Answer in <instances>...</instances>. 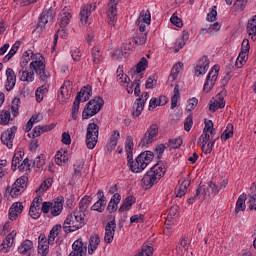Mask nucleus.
Here are the masks:
<instances>
[{"label": "nucleus", "instance_id": "1", "mask_svg": "<svg viewBox=\"0 0 256 256\" xmlns=\"http://www.w3.org/2000/svg\"><path fill=\"white\" fill-rule=\"evenodd\" d=\"M33 61L30 63L29 67L35 71L40 83L42 85L36 89L38 93L45 95L49 93V79H51V73L47 70L45 64V57L41 54H32Z\"/></svg>", "mask_w": 256, "mask_h": 256}, {"label": "nucleus", "instance_id": "2", "mask_svg": "<svg viewBox=\"0 0 256 256\" xmlns=\"http://www.w3.org/2000/svg\"><path fill=\"white\" fill-rule=\"evenodd\" d=\"M136 25L139 28L132 39L134 45L139 47L147 43L148 32H146V29L147 25H151V12H149V10H142L138 19L136 20Z\"/></svg>", "mask_w": 256, "mask_h": 256}, {"label": "nucleus", "instance_id": "3", "mask_svg": "<svg viewBox=\"0 0 256 256\" xmlns=\"http://www.w3.org/2000/svg\"><path fill=\"white\" fill-rule=\"evenodd\" d=\"M167 173L165 162L158 161L142 178V185L145 189H151L156 183H159L162 177Z\"/></svg>", "mask_w": 256, "mask_h": 256}, {"label": "nucleus", "instance_id": "4", "mask_svg": "<svg viewBox=\"0 0 256 256\" xmlns=\"http://www.w3.org/2000/svg\"><path fill=\"white\" fill-rule=\"evenodd\" d=\"M85 213L74 211L67 216L63 224V229L65 233H73L74 231H79V229L85 227Z\"/></svg>", "mask_w": 256, "mask_h": 256}, {"label": "nucleus", "instance_id": "5", "mask_svg": "<svg viewBox=\"0 0 256 256\" xmlns=\"http://www.w3.org/2000/svg\"><path fill=\"white\" fill-rule=\"evenodd\" d=\"M105 104V102L103 101V98L101 97H95L94 99L90 100L83 112H82V119H91V117H94V115H97V113H99V111H101V109L103 108V105Z\"/></svg>", "mask_w": 256, "mask_h": 256}, {"label": "nucleus", "instance_id": "6", "mask_svg": "<svg viewBox=\"0 0 256 256\" xmlns=\"http://www.w3.org/2000/svg\"><path fill=\"white\" fill-rule=\"evenodd\" d=\"M91 93H93V88L90 85H87L82 87L80 92L77 94L72 106V118L74 120H77V115L79 113V105H81V99L83 103H85V101H89Z\"/></svg>", "mask_w": 256, "mask_h": 256}, {"label": "nucleus", "instance_id": "7", "mask_svg": "<svg viewBox=\"0 0 256 256\" xmlns=\"http://www.w3.org/2000/svg\"><path fill=\"white\" fill-rule=\"evenodd\" d=\"M27 181H29V177L27 175H23L16 179L11 187H7V193H10L11 197L17 199V197L21 196L27 189Z\"/></svg>", "mask_w": 256, "mask_h": 256}, {"label": "nucleus", "instance_id": "8", "mask_svg": "<svg viewBox=\"0 0 256 256\" xmlns=\"http://www.w3.org/2000/svg\"><path fill=\"white\" fill-rule=\"evenodd\" d=\"M99 141V125L96 123H89L86 132V147L88 149H95Z\"/></svg>", "mask_w": 256, "mask_h": 256}, {"label": "nucleus", "instance_id": "9", "mask_svg": "<svg viewBox=\"0 0 256 256\" xmlns=\"http://www.w3.org/2000/svg\"><path fill=\"white\" fill-rule=\"evenodd\" d=\"M159 135V126L157 124H152L147 129L146 133L144 134V137L140 141V145L142 147H146V145H151Z\"/></svg>", "mask_w": 256, "mask_h": 256}, {"label": "nucleus", "instance_id": "10", "mask_svg": "<svg viewBox=\"0 0 256 256\" xmlns=\"http://www.w3.org/2000/svg\"><path fill=\"white\" fill-rule=\"evenodd\" d=\"M201 193H203V197H211V195L215 196L219 193V188L217 184L213 182H209L208 185H199L196 189V197H201Z\"/></svg>", "mask_w": 256, "mask_h": 256}, {"label": "nucleus", "instance_id": "11", "mask_svg": "<svg viewBox=\"0 0 256 256\" xmlns=\"http://www.w3.org/2000/svg\"><path fill=\"white\" fill-rule=\"evenodd\" d=\"M55 21V10L53 7L45 8V10L41 13L38 20V28L44 29L47 23H54Z\"/></svg>", "mask_w": 256, "mask_h": 256}, {"label": "nucleus", "instance_id": "12", "mask_svg": "<svg viewBox=\"0 0 256 256\" xmlns=\"http://www.w3.org/2000/svg\"><path fill=\"white\" fill-rule=\"evenodd\" d=\"M68 256H87V243L83 242V238L74 241L72 251Z\"/></svg>", "mask_w": 256, "mask_h": 256}, {"label": "nucleus", "instance_id": "13", "mask_svg": "<svg viewBox=\"0 0 256 256\" xmlns=\"http://www.w3.org/2000/svg\"><path fill=\"white\" fill-rule=\"evenodd\" d=\"M15 133H17V127L13 126L6 131H4L1 135V142L3 145H6L8 149L13 147V140L15 139Z\"/></svg>", "mask_w": 256, "mask_h": 256}, {"label": "nucleus", "instance_id": "14", "mask_svg": "<svg viewBox=\"0 0 256 256\" xmlns=\"http://www.w3.org/2000/svg\"><path fill=\"white\" fill-rule=\"evenodd\" d=\"M117 5H119V0H110L108 3L107 17L112 27H115V21H117Z\"/></svg>", "mask_w": 256, "mask_h": 256}, {"label": "nucleus", "instance_id": "15", "mask_svg": "<svg viewBox=\"0 0 256 256\" xmlns=\"http://www.w3.org/2000/svg\"><path fill=\"white\" fill-rule=\"evenodd\" d=\"M17 83V75L12 68L6 69V82H5V89L6 91H13L15 85Z\"/></svg>", "mask_w": 256, "mask_h": 256}, {"label": "nucleus", "instance_id": "16", "mask_svg": "<svg viewBox=\"0 0 256 256\" xmlns=\"http://www.w3.org/2000/svg\"><path fill=\"white\" fill-rule=\"evenodd\" d=\"M16 235L17 232L12 231L6 236L5 240H3V242L0 244V253H9V251H11V247H13V241Z\"/></svg>", "mask_w": 256, "mask_h": 256}, {"label": "nucleus", "instance_id": "17", "mask_svg": "<svg viewBox=\"0 0 256 256\" xmlns=\"http://www.w3.org/2000/svg\"><path fill=\"white\" fill-rule=\"evenodd\" d=\"M207 71H209V58L203 56L195 67V76L200 77V75H205Z\"/></svg>", "mask_w": 256, "mask_h": 256}, {"label": "nucleus", "instance_id": "18", "mask_svg": "<svg viewBox=\"0 0 256 256\" xmlns=\"http://www.w3.org/2000/svg\"><path fill=\"white\" fill-rule=\"evenodd\" d=\"M115 229H117V224L115 223V220L107 223L104 236L105 243H113V238L115 237Z\"/></svg>", "mask_w": 256, "mask_h": 256}, {"label": "nucleus", "instance_id": "19", "mask_svg": "<svg viewBox=\"0 0 256 256\" xmlns=\"http://www.w3.org/2000/svg\"><path fill=\"white\" fill-rule=\"evenodd\" d=\"M67 87H71L70 81L64 82V84L61 86L58 92V101H60V103H67L68 99L71 98V94L69 93V88Z\"/></svg>", "mask_w": 256, "mask_h": 256}, {"label": "nucleus", "instance_id": "20", "mask_svg": "<svg viewBox=\"0 0 256 256\" xmlns=\"http://www.w3.org/2000/svg\"><path fill=\"white\" fill-rule=\"evenodd\" d=\"M56 125L54 123L45 125V126H36L33 130L32 134H28V137L35 139V137H41L43 133H47V131H53Z\"/></svg>", "mask_w": 256, "mask_h": 256}, {"label": "nucleus", "instance_id": "21", "mask_svg": "<svg viewBox=\"0 0 256 256\" xmlns=\"http://www.w3.org/2000/svg\"><path fill=\"white\" fill-rule=\"evenodd\" d=\"M21 213H23V204L21 202L12 204L8 214L10 221H16Z\"/></svg>", "mask_w": 256, "mask_h": 256}, {"label": "nucleus", "instance_id": "22", "mask_svg": "<svg viewBox=\"0 0 256 256\" xmlns=\"http://www.w3.org/2000/svg\"><path fill=\"white\" fill-rule=\"evenodd\" d=\"M18 77L20 81L33 83V81H35V70L31 69V71H29L22 68L18 72Z\"/></svg>", "mask_w": 256, "mask_h": 256}, {"label": "nucleus", "instance_id": "23", "mask_svg": "<svg viewBox=\"0 0 256 256\" xmlns=\"http://www.w3.org/2000/svg\"><path fill=\"white\" fill-rule=\"evenodd\" d=\"M96 6L93 4H86L82 7L80 11V21L81 23H87L89 15L95 11Z\"/></svg>", "mask_w": 256, "mask_h": 256}, {"label": "nucleus", "instance_id": "24", "mask_svg": "<svg viewBox=\"0 0 256 256\" xmlns=\"http://www.w3.org/2000/svg\"><path fill=\"white\" fill-rule=\"evenodd\" d=\"M181 71H183V63L181 62L172 67L171 73L168 77V85H170V87H173V83H175V80L179 77V73H181Z\"/></svg>", "mask_w": 256, "mask_h": 256}, {"label": "nucleus", "instance_id": "25", "mask_svg": "<svg viewBox=\"0 0 256 256\" xmlns=\"http://www.w3.org/2000/svg\"><path fill=\"white\" fill-rule=\"evenodd\" d=\"M100 243L101 238H99V235L92 234L89 238L88 255H93L97 251Z\"/></svg>", "mask_w": 256, "mask_h": 256}, {"label": "nucleus", "instance_id": "26", "mask_svg": "<svg viewBox=\"0 0 256 256\" xmlns=\"http://www.w3.org/2000/svg\"><path fill=\"white\" fill-rule=\"evenodd\" d=\"M38 240V253L41 256H47L49 253V245H51V243H49L43 235H40Z\"/></svg>", "mask_w": 256, "mask_h": 256}, {"label": "nucleus", "instance_id": "27", "mask_svg": "<svg viewBox=\"0 0 256 256\" xmlns=\"http://www.w3.org/2000/svg\"><path fill=\"white\" fill-rule=\"evenodd\" d=\"M128 167L132 173H141L145 171V168L141 161H139V157L133 161V158H128Z\"/></svg>", "mask_w": 256, "mask_h": 256}, {"label": "nucleus", "instance_id": "28", "mask_svg": "<svg viewBox=\"0 0 256 256\" xmlns=\"http://www.w3.org/2000/svg\"><path fill=\"white\" fill-rule=\"evenodd\" d=\"M71 12H69L68 8L62 9L59 16V26L61 29L67 27V24L71 22L72 19Z\"/></svg>", "mask_w": 256, "mask_h": 256}, {"label": "nucleus", "instance_id": "29", "mask_svg": "<svg viewBox=\"0 0 256 256\" xmlns=\"http://www.w3.org/2000/svg\"><path fill=\"white\" fill-rule=\"evenodd\" d=\"M18 253L31 256V253H33V241L28 239L24 240L18 247Z\"/></svg>", "mask_w": 256, "mask_h": 256}, {"label": "nucleus", "instance_id": "30", "mask_svg": "<svg viewBox=\"0 0 256 256\" xmlns=\"http://www.w3.org/2000/svg\"><path fill=\"white\" fill-rule=\"evenodd\" d=\"M155 157V154L151 151H144L138 155V161L142 163V167L144 169H147V165L153 161V158Z\"/></svg>", "mask_w": 256, "mask_h": 256}, {"label": "nucleus", "instance_id": "31", "mask_svg": "<svg viewBox=\"0 0 256 256\" xmlns=\"http://www.w3.org/2000/svg\"><path fill=\"white\" fill-rule=\"evenodd\" d=\"M217 81L216 75L213 72H209L204 83L203 91L204 93H210V91L215 87Z\"/></svg>", "mask_w": 256, "mask_h": 256}, {"label": "nucleus", "instance_id": "32", "mask_svg": "<svg viewBox=\"0 0 256 256\" xmlns=\"http://www.w3.org/2000/svg\"><path fill=\"white\" fill-rule=\"evenodd\" d=\"M91 55L95 65H99V63L103 62V50H101V46H94Z\"/></svg>", "mask_w": 256, "mask_h": 256}, {"label": "nucleus", "instance_id": "33", "mask_svg": "<svg viewBox=\"0 0 256 256\" xmlns=\"http://www.w3.org/2000/svg\"><path fill=\"white\" fill-rule=\"evenodd\" d=\"M187 41H189V32L184 30L182 37L179 38L176 43H175V52L179 53V51H181V49H183V47H185V45L187 44Z\"/></svg>", "mask_w": 256, "mask_h": 256}, {"label": "nucleus", "instance_id": "34", "mask_svg": "<svg viewBox=\"0 0 256 256\" xmlns=\"http://www.w3.org/2000/svg\"><path fill=\"white\" fill-rule=\"evenodd\" d=\"M63 212V201L56 199L51 203V215L58 217Z\"/></svg>", "mask_w": 256, "mask_h": 256}, {"label": "nucleus", "instance_id": "35", "mask_svg": "<svg viewBox=\"0 0 256 256\" xmlns=\"http://www.w3.org/2000/svg\"><path fill=\"white\" fill-rule=\"evenodd\" d=\"M69 161V156H67L66 150H59L55 155L56 165L63 166Z\"/></svg>", "mask_w": 256, "mask_h": 256}, {"label": "nucleus", "instance_id": "36", "mask_svg": "<svg viewBox=\"0 0 256 256\" xmlns=\"http://www.w3.org/2000/svg\"><path fill=\"white\" fill-rule=\"evenodd\" d=\"M121 137V134L119 131L115 130L114 133L110 137V142L108 143L107 150L110 151H115V147H117V141H119V138Z\"/></svg>", "mask_w": 256, "mask_h": 256}, {"label": "nucleus", "instance_id": "37", "mask_svg": "<svg viewBox=\"0 0 256 256\" xmlns=\"http://www.w3.org/2000/svg\"><path fill=\"white\" fill-rule=\"evenodd\" d=\"M189 185H191L189 180L182 181V183L175 189L176 197H183L187 193Z\"/></svg>", "mask_w": 256, "mask_h": 256}, {"label": "nucleus", "instance_id": "38", "mask_svg": "<svg viewBox=\"0 0 256 256\" xmlns=\"http://www.w3.org/2000/svg\"><path fill=\"white\" fill-rule=\"evenodd\" d=\"M144 108H145V104H143L141 99H136V101L133 104L132 117H139L141 113H143Z\"/></svg>", "mask_w": 256, "mask_h": 256}, {"label": "nucleus", "instance_id": "39", "mask_svg": "<svg viewBox=\"0 0 256 256\" xmlns=\"http://www.w3.org/2000/svg\"><path fill=\"white\" fill-rule=\"evenodd\" d=\"M136 199L134 196H128L123 201L119 211H129L133 205H135Z\"/></svg>", "mask_w": 256, "mask_h": 256}, {"label": "nucleus", "instance_id": "40", "mask_svg": "<svg viewBox=\"0 0 256 256\" xmlns=\"http://www.w3.org/2000/svg\"><path fill=\"white\" fill-rule=\"evenodd\" d=\"M221 29V25L218 24V22H215L214 24H209L205 28L201 29L202 35H205V33H208L209 35H213V33H217Z\"/></svg>", "mask_w": 256, "mask_h": 256}, {"label": "nucleus", "instance_id": "41", "mask_svg": "<svg viewBox=\"0 0 256 256\" xmlns=\"http://www.w3.org/2000/svg\"><path fill=\"white\" fill-rule=\"evenodd\" d=\"M93 201V197L91 196H84L79 203L80 213H85L87 209H89V205H91V202Z\"/></svg>", "mask_w": 256, "mask_h": 256}, {"label": "nucleus", "instance_id": "42", "mask_svg": "<svg viewBox=\"0 0 256 256\" xmlns=\"http://www.w3.org/2000/svg\"><path fill=\"white\" fill-rule=\"evenodd\" d=\"M234 135V126L232 123H228L226 129L221 134V141H228Z\"/></svg>", "mask_w": 256, "mask_h": 256}, {"label": "nucleus", "instance_id": "43", "mask_svg": "<svg viewBox=\"0 0 256 256\" xmlns=\"http://www.w3.org/2000/svg\"><path fill=\"white\" fill-rule=\"evenodd\" d=\"M21 163H23V153L17 152L14 154L12 159V171H17L21 166Z\"/></svg>", "mask_w": 256, "mask_h": 256}, {"label": "nucleus", "instance_id": "44", "mask_svg": "<svg viewBox=\"0 0 256 256\" xmlns=\"http://www.w3.org/2000/svg\"><path fill=\"white\" fill-rule=\"evenodd\" d=\"M245 201H247V195L246 194L240 195L236 202L235 213H239L240 211H245L247 207L245 205Z\"/></svg>", "mask_w": 256, "mask_h": 256}, {"label": "nucleus", "instance_id": "45", "mask_svg": "<svg viewBox=\"0 0 256 256\" xmlns=\"http://www.w3.org/2000/svg\"><path fill=\"white\" fill-rule=\"evenodd\" d=\"M61 231V225L57 224L55 225L48 236V243L53 244L55 243V239L59 237V232Z\"/></svg>", "mask_w": 256, "mask_h": 256}, {"label": "nucleus", "instance_id": "46", "mask_svg": "<svg viewBox=\"0 0 256 256\" xmlns=\"http://www.w3.org/2000/svg\"><path fill=\"white\" fill-rule=\"evenodd\" d=\"M20 45L21 44L19 42H16L13 44L8 54L3 58V63H8V61H11V59H13V56L15 55V53L19 51Z\"/></svg>", "mask_w": 256, "mask_h": 256}, {"label": "nucleus", "instance_id": "47", "mask_svg": "<svg viewBox=\"0 0 256 256\" xmlns=\"http://www.w3.org/2000/svg\"><path fill=\"white\" fill-rule=\"evenodd\" d=\"M179 99H181V93L179 92V84H176L174 87V95L171 98V109L177 107Z\"/></svg>", "mask_w": 256, "mask_h": 256}, {"label": "nucleus", "instance_id": "48", "mask_svg": "<svg viewBox=\"0 0 256 256\" xmlns=\"http://www.w3.org/2000/svg\"><path fill=\"white\" fill-rule=\"evenodd\" d=\"M116 75H117V81L120 85H125V83H129V81H131L130 78H128L127 75L123 74V68L119 67L116 71Z\"/></svg>", "mask_w": 256, "mask_h": 256}, {"label": "nucleus", "instance_id": "49", "mask_svg": "<svg viewBox=\"0 0 256 256\" xmlns=\"http://www.w3.org/2000/svg\"><path fill=\"white\" fill-rule=\"evenodd\" d=\"M107 206V200L98 199L96 203L91 207L92 211H97L98 213H103L105 207Z\"/></svg>", "mask_w": 256, "mask_h": 256}, {"label": "nucleus", "instance_id": "50", "mask_svg": "<svg viewBox=\"0 0 256 256\" xmlns=\"http://www.w3.org/2000/svg\"><path fill=\"white\" fill-rule=\"evenodd\" d=\"M153 246L149 244H143L142 250L134 256H153Z\"/></svg>", "mask_w": 256, "mask_h": 256}, {"label": "nucleus", "instance_id": "51", "mask_svg": "<svg viewBox=\"0 0 256 256\" xmlns=\"http://www.w3.org/2000/svg\"><path fill=\"white\" fill-rule=\"evenodd\" d=\"M249 0H235L233 9L236 11V13H241V11L245 10V7H247V2Z\"/></svg>", "mask_w": 256, "mask_h": 256}, {"label": "nucleus", "instance_id": "52", "mask_svg": "<svg viewBox=\"0 0 256 256\" xmlns=\"http://www.w3.org/2000/svg\"><path fill=\"white\" fill-rule=\"evenodd\" d=\"M216 141H217V139L211 138V140L208 141L207 144L201 145V149H202L203 153H205V155H209V153H211V151H213V147H215Z\"/></svg>", "mask_w": 256, "mask_h": 256}, {"label": "nucleus", "instance_id": "53", "mask_svg": "<svg viewBox=\"0 0 256 256\" xmlns=\"http://www.w3.org/2000/svg\"><path fill=\"white\" fill-rule=\"evenodd\" d=\"M9 121H11V112L2 110L0 112V125H9Z\"/></svg>", "mask_w": 256, "mask_h": 256}, {"label": "nucleus", "instance_id": "54", "mask_svg": "<svg viewBox=\"0 0 256 256\" xmlns=\"http://www.w3.org/2000/svg\"><path fill=\"white\" fill-rule=\"evenodd\" d=\"M249 57V54H245L243 52H240L238 55V58L236 59L235 65L238 69H241L245 63H247V59Z\"/></svg>", "mask_w": 256, "mask_h": 256}, {"label": "nucleus", "instance_id": "55", "mask_svg": "<svg viewBox=\"0 0 256 256\" xmlns=\"http://www.w3.org/2000/svg\"><path fill=\"white\" fill-rule=\"evenodd\" d=\"M147 65H149V61H147V58L142 57L136 65L135 73H142V71H145V69H147Z\"/></svg>", "mask_w": 256, "mask_h": 256}, {"label": "nucleus", "instance_id": "56", "mask_svg": "<svg viewBox=\"0 0 256 256\" xmlns=\"http://www.w3.org/2000/svg\"><path fill=\"white\" fill-rule=\"evenodd\" d=\"M41 206H30L29 215L32 219H39L41 217Z\"/></svg>", "mask_w": 256, "mask_h": 256}, {"label": "nucleus", "instance_id": "57", "mask_svg": "<svg viewBox=\"0 0 256 256\" xmlns=\"http://www.w3.org/2000/svg\"><path fill=\"white\" fill-rule=\"evenodd\" d=\"M126 152H127V159H133V138L128 137L126 140Z\"/></svg>", "mask_w": 256, "mask_h": 256}, {"label": "nucleus", "instance_id": "58", "mask_svg": "<svg viewBox=\"0 0 256 256\" xmlns=\"http://www.w3.org/2000/svg\"><path fill=\"white\" fill-rule=\"evenodd\" d=\"M181 145H183V138L181 137L170 139L168 143V146L171 147V149H179Z\"/></svg>", "mask_w": 256, "mask_h": 256}, {"label": "nucleus", "instance_id": "59", "mask_svg": "<svg viewBox=\"0 0 256 256\" xmlns=\"http://www.w3.org/2000/svg\"><path fill=\"white\" fill-rule=\"evenodd\" d=\"M33 165L37 169H43V167H45V155L41 154L40 156L36 157Z\"/></svg>", "mask_w": 256, "mask_h": 256}, {"label": "nucleus", "instance_id": "60", "mask_svg": "<svg viewBox=\"0 0 256 256\" xmlns=\"http://www.w3.org/2000/svg\"><path fill=\"white\" fill-rule=\"evenodd\" d=\"M19 171H31V162L29 161V158H25L20 166H18Z\"/></svg>", "mask_w": 256, "mask_h": 256}, {"label": "nucleus", "instance_id": "61", "mask_svg": "<svg viewBox=\"0 0 256 256\" xmlns=\"http://www.w3.org/2000/svg\"><path fill=\"white\" fill-rule=\"evenodd\" d=\"M19 103H21V100L19 98H14L12 101L11 109L14 117H17L19 113Z\"/></svg>", "mask_w": 256, "mask_h": 256}, {"label": "nucleus", "instance_id": "62", "mask_svg": "<svg viewBox=\"0 0 256 256\" xmlns=\"http://www.w3.org/2000/svg\"><path fill=\"white\" fill-rule=\"evenodd\" d=\"M216 19H217V6H213L207 15V21H210L211 23H213V21H216Z\"/></svg>", "mask_w": 256, "mask_h": 256}, {"label": "nucleus", "instance_id": "63", "mask_svg": "<svg viewBox=\"0 0 256 256\" xmlns=\"http://www.w3.org/2000/svg\"><path fill=\"white\" fill-rule=\"evenodd\" d=\"M133 49V44L131 43V41L126 40L121 47V52L122 55L123 54H127V51H131Z\"/></svg>", "mask_w": 256, "mask_h": 256}, {"label": "nucleus", "instance_id": "64", "mask_svg": "<svg viewBox=\"0 0 256 256\" xmlns=\"http://www.w3.org/2000/svg\"><path fill=\"white\" fill-rule=\"evenodd\" d=\"M154 151L157 155L158 159H161L163 157V153H165V144H159L154 148Z\"/></svg>", "mask_w": 256, "mask_h": 256}]
</instances>
